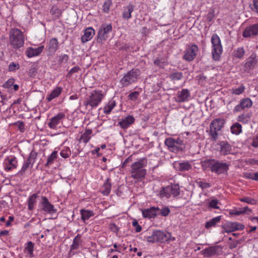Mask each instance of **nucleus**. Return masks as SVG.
<instances>
[{"mask_svg":"<svg viewBox=\"0 0 258 258\" xmlns=\"http://www.w3.org/2000/svg\"><path fill=\"white\" fill-rule=\"evenodd\" d=\"M146 158H141L133 163L131 166V177L137 181H141L146 174L147 171L144 168L147 165Z\"/></svg>","mask_w":258,"mask_h":258,"instance_id":"f257e3e1","label":"nucleus"},{"mask_svg":"<svg viewBox=\"0 0 258 258\" xmlns=\"http://www.w3.org/2000/svg\"><path fill=\"white\" fill-rule=\"evenodd\" d=\"M104 96L101 90H93L86 96L84 105L86 108L89 107H91V109L96 108L102 101Z\"/></svg>","mask_w":258,"mask_h":258,"instance_id":"f03ea898","label":"nucleus"},{"mask_svg":"<svg viewBox=\"0 0 258 258\" xmlns=\"http://www.w3.org/2000/svg\"><path fill=\"white\" fill-rule=\"evenodd\" d=\"M204 164L209 166L212 172L218 174L227 172L229 169V165L228 164L215 159L206 160L203 162Z\"/></svg>","mask_w":258,"mask_h":258,"instance_id":"7ed1b4c3","label":"nucleus"},{"mask_svg":"<svg viewBox=\"0 0 258 258\" xmlns=\"http://www.w3.org/2000/svg\"><path fill=\"white\" fill-rule=\"evenodd\" d=\"M9 40L14 48L22 47L24 43V37L23 32L18 28L12 29L10 32Z\"/></svg>","mask_w":258,"mask_h":258,"instance_id":"20e7f679","label":"nucleus"},{"mask_svg":"<svg viewBox=\"0 0 258 258\" xmlns=\"http://www.w3.org/2000/svg\"><path fill=\"white\" fill-rule=\"evenodd\" d=\"M164 144L169 151L174 153L182 151L184 148L183 140L181 138H168L165 140Z\"/></svg>","mask_w":258,"mask_h":258,"instance_id":"39448f33","label":"nucleus"},{"mask_svg":"<svg viewBox=\"0 0 258 258\" xmlns=\"http://www.w3.org/2000/svg\"><path fill=\"white\" fill-rule=\"evenodd\" d=\"M141 72L138 69H133L128 71L120 79V83L123 87H126L137 81Z\"/></svg>","mask_w":258,"mask_h":258,"instance_id":"423d86ee","label":"nucleus"},{"mask_svg":"<svg viewBox=\"0 0 258 258\" xmlns=\"http://www.w3.org/2000/svg\"><path fill=\"white\" fill-rule=\"evenodd\" d=\"M212 44V55L214 60H219L223 51V47L220 37L217 34H213L211 37Z\"/></svg>","mask_w":258,"mask_h":258,"instance_id":"0eeeda50","label":"nucleus"},{"mask_svg":"<svg viewBox=\"0 0 258 258\" xmlns=\"http://www.w3.org/2000/svg\"><path fill=\"white\" fill-rule=\"evenodd\" d=\"M180 188L178 184H172L163 187L160 191L161 198H168L171 196H178L180 194Z\"/></svg>","mask_w":258,"mask_h":258,"instance_id":"6e6552de","label":"nucleus"},{"mask_svg":"<svg viewBox=\"0 0 258 258\" xmlns=\"http://www.w3.org/2000/svg\"><path fill=\"white\" fill-rule=\"evenodd\" d=\"M37 156V153L34 150L31 151L28 159L24 161L19 173L23 175L28 169L32 168Z\"/></svg>","mask_w":258,"mask_h":258,"instance_id":"1a4fd4ad","label":"nucleus"},{"mask_svg":"<svg viewBox=\"0 0 258 258\" xmlns=\"http://www.w3.org/2000/svg\"><path fill=\"white\" fill-rule=\"evenodd\" d=\"M224 123V120L222 118H216L210 124V135L214 140L218 138L217 132L221 130Z\"/></svg>","mask_w":258,"mask_h":258,"instance_id":"9d476101","label":"nucleus"},{"mask_svg":"<svg viewBox=\"0 0 258 258\" xmlns=\"http://www.w3.org/2000/svg\"><path fill=\"white\" fill-rule=\"evenodd\" d=\"M112 27L111 24H102L99 30L97 35L98 41L102 42L108 37V33L112 31Z\"/></svg>","mask_w":258,"mask_h":258,"instance_id":"9b49d317","label":"nucleus"},{"mask_svg":"<svg viewBox=\"0 0 258 258\" xmlns=\"http://www.w3.org/2000/svg\"><path fill=\"white\" fill-rule=\"evenodd\" d=\"M18 160L16 157L9 156L6 157L4 160V169L6 171H9L17 168Z\"/></svg>","mask_w":258,"mask_h":258,"instance_id":"f8f14e48","label":"nucleus"},{"mask_svg":"<svg viewBox=\"0 0 258 258\" xmlns=\"http://www.w3.org/2000/svg\"><path fill=\"white\" fill-rule=\"evenodd\" d=\"M224 231L230 233L237 230H241L244 228V225L237 222H228L222 226Z\"/></svg>","mask_w":258,"mask_h":258,"instance_id":"ddd939ff","label":"nucleus"},{"mask_svg":"<svg viewBox=\"0 0 258 258\" xmlns=\"http://www.w3.org/2000/svg\"><path fill=\"white\" fill-rule=\"evenodd\" d=\"M222 248L220 245H214L205 248L202 251L205 256L211 257L220 255L222 253Z\"/></svg>","mask_w":258,"mask_h":258,"instance_id":"4468645a","label":"nucleus"},{"mask_svg":"<svg viewBox=\"0 0 258 258\" xmlns=\"http://www.w3.org/2000/svg\"><path fill=\"white\" fill-rule=\"evenodd\" d=\"M252 101L249 98H244L241 99L239 103L234 107L233 111L237 112L248 109L252 106Z\"/></svg>","mask_w":258,"mask_h":258,"instance_id":"2eb2a0df","label":"nucleus"},{"mask_svg":"<svg viewBox=\"0 0 258 258\" xmlns=\"http://www.w3.org/2000/svg\"><path fill=\"white\" fill-rule=\"evenodd\" d=\"M41 205L42 210L45 213L53 214L56 211L54 206L49 203L45 197H42Z\"/></svg>","mask_w":258,"mask_h":258,"instance_id":"dca6fc26","label":"nucleus"},{"mask_svg":"<svg viewBox=\"0 0 258 258\" xmlns=\"http://www.w3.org/2000/svg\"><path fill=\"white\" fill-rule=\"evenodd\" d=\"M157 241L162 243L169 241H174V238H172L170 233L167 232H163L159 230H156Z\"/></svg>","mask_w":258,"mask_h":258,"instance_id":"f3484780","label":"nucleus"},{"mask_svg":"<svg viewBox=\"0 0 258 258\" xmlns=\"http://www.w3.org/2000/svg\"><path fill=\"white\" fill-rule=\"evenodd\" d=\"M258 35V23L246 27L243 32L244 38L251 37Z\"/></svg>","mask_w":258,"mask_h":258,"instance_id":"a211bd4d","label":"nucleus"},{"mask_svg":"<svg viewBox=\"0 0 258 258\" xmlns=\"http://www.w3.org/2000/svg\"><path fill=\"white\" fill-rule=\"evenodd\" d=\"M63 116L64 115L62 113H59L56 116L53 117L48 124L49 126L53 129H57L60 127L62 125Z\"/></svg>","mask_w":258,"mask_h":258,"instance_id":"6ab92c4d","label":"nucleus"},{"mask_svg":"<svg viewBox=\"0 0 258 258\" xmlns=\"http://www.w3.org/2000/svg\"><path fill=\"white\" fill-rule=\"evenodd\" d=\"M257 61L255 54H252L250 56L246 59L244 66V71L249 72L251 70H253L256 66Z\"/></svg>","mask_w":258,"mask_h":258,"instance_id":"aec40b11","label":"nucleus"},{"mask_svg":"<svg viewBox=\"0 0 258 258\" xmlns=\"http://www.w3.org/2000/svg\"><path fill=\"white\" fill-rule=\"evenodd\" d=\"M198 50V47L196 45H192L185 51L183 56L184 59L187 61L192 60L196 56V52Z\"/></svg>","mask_w":258,"mask_h":258,"instance_id":"412c9836","label":"nucleus"},{"mask_svg":"<svg viewBox=\"0 0 258 258\" xmlns=\"http://www.w3.org/2000/svg\"><path fill=\"white\" fill-rule=\"evenodd\" d=\"M158 207H152L149 209L142 210L143 216L145 218H154L157 216Z\"/></svg>","mask_w":258,"mask_h":258,"instance_id":"4be33fe9","label":"nucleus"},{"mask_svg":"<svg viewBox=\"0 0 258 258\" xmlns=\"http://www.w3.org/2000/svg\"><path fill=\"white\" fill-rule=\"evenodd\" d=\"M190 97V93L187 89H183L177 93L175 101L177 102H183L188 100Z\"/></svg>","mask_w":258,"mask_h":258,"instance_id":"5701e85b","label":"nucleus"},{"mask_svg":"<svg viewBox=\"0 0 258 258\" xmlns=\"http://www.w3.org/2000/svg\"><path fill=\"white\" fill-rule=\"evenodd\" d=\"M44 46L41 45L37 48L28 47L26 51V54L29 58L39 55L43 50Z\"/></svg>","mask_w":258,"mask_h":258,"instance_id":"b1692460","label":"nucleus"},{"mask_svg":"<svg viewBox=\"0 0 258 258\" xmlns=\"http://www.w3.org/2000/svg\"><path fill=\"white\" fill-rule=\"evenodd\" d=\"M220 154L223 155L230 154L232 151L231 146L226 142H221L219 144Z\"/></svg>","mask_w":258,"mask_h":258,"instance_id":"393cba45","label":"nucleus"},{"mask_svg":"<svg viewBox=\"0 0 258 258\" xmlns=\"http://www.w3.org/2000/svg\"><path fill=\"white\" fill-rule=\"evenodd\" d=\"M134 10V6L132 4L124 7L122 9V17L124 20H128L131 18L132 13Z\"/></svg>","mask_w":258,"mask_h":258,"instance_id":"a878e982","label":"nucleus"},{"mask_svg":"<svg viewBox=\"0 0 258 258\" xmlns=\"http://www.w3.org/2000/svg\"><path fill=\"white\" fill-rule=\"evenodd\" d=\"M135 121V118L132 115H128L125 118L122 119L119 122L118 124L123 129L128 128L130 125L133 124Z\"/></svg>","mask_w":258,"mask_h":258,"instance_id":"bb28decb","label":"nucleus"},{"mask_svg":"<svg viewBox=\"0 0 258 258\" xmlns=\"http://www.w3.org/2000/svg\"><path fill=\"white\" fill-rule=\"evenodd\" d=\"M95 35V30L91 27L86 29L84 35L81 37V41L84 43L90 40Z\"/></svg>","mask_w":258,"mask_h":258,"instance_id":"cd10ccee","label":"nucleus"},{"mask_svg":"<svg viewBox=\"0 0 258 258\" xmlns=\"http://www.w3.org/2000/svg\"><path fill=\"white\" fill-rule=\"evenodd\" d=\"M111 183L109 179H107L104 184L101 186L100 191L104 196H108L111 191Z\"/></svg>","mask_w":258,"mask_h":258,"instance_id":"c85d7f7f","label":"nucleus"},{"mask_svg":"<svg viewBox=\"0 0 258 258\" xmlns=\"http://www.w3.org/2000/svg\"><path fill=\"white\" fill-rule=\"evenodd\" d=\"M58 48V42L56 39H51L48 45L47 50L50 54L54 53Z\"/></svg>","mask_w":258,"mask_h":258,"instance_id":"c756f323","label":"nucleus"},{"mask_svg":"<svg viewBox=\"0 0 258 258\" xmlns=\"http://www.w3.org/2000/svg\"><path fill=\"white\" fill-rule=\"evenodd\" d=\"M92 133V131L90 129H87L85 132L81 135L80 139V142H82L84 143H87L89 142L91 139V135Z\"/></svg>","mask_w":258,"mask_h":258,"instance_id":"7c9ffc66","label":"nucleus"},{"mask_svg":"<svg viewBox=\"0 0 258 258\" xmlns=\"http://www.w3.org/2000/svg\"><path fill=\"white\" fill-rule=\"evenodd\" d=\"M221 220V216H219L215 218H213V219H211L206 223L205 227L208 229L212 227H214L217 223L220 222Z\"/></svg>","mask_w":258,"mask_h":258,"instance_id":"2f4dec72","label":"nucleus"},{"mask_svg":"<svg viewBox=\"0 0 258 258\" xmlns=\"http://www.w3.org/2000/svg\"><path fill=\"white\" fill-rule=\"evenodd\" d=\"M82 219L85 222L91 217L94 216V212L91 210L82 209L80 211Z\"/></svg>","mask_w":258,"mask_h":258,"instance_id":"473e14b6","label":"nucleus"},{"mask_svg":"<svg viewBox=\"0 0 258 258\" xmlns=\"http://www.w3.org/2000/svg\"><path fill=\"white\" fill-rule=\"evenodd\" d=\"M62 88L56 87L47 97L48 101H50L54 98L57 97L61 93Z\"/></svg>","mask_w":258,"mask_h":258,"instance_id":"72a5a7b5","label":"nucleus"},{"mask_svg":"<svg viewBox=\"0 0 258 258\" xmlns=\"http://www.w3.org/2000/svg\"><path fill=\"white\" fill-rule=\"evenodd\" d=\"M192 165L189 161H185L178 163V169L181 171H188L191 168Z\"/></svg>","mask_w":258,"mask_h":258,"instance_id":"f704fd0d","label":"nucleus"},{"mask_svg":"<svg viewBox=\"0 0 258 258\" xmlns=\"http://www.w3.org/2000/svg\"><path fill=\"white\" fill-rule=\"evenodd\" d=\"M34 244L31 241L27 243L24 251L30 257L33 256Z\"/></svg>","mask_w":258,"mask_h":258,"instance_id":"c9c22d12","label":"nucleus"},{"mask_svg":"<svg viewBox=\"0 0 258 258\" xmlns=\"http://www.w3.org/2000/svg\"><path fill=\"white\" fill-rule=\"evenodd\" d=\"M115 106V102L114 100H110L108 103L104 107L103 111L106 114H109L113 108Z\"/></svg>","mask_w":258,"mask_h":258,"instance_id":"e433bc0d","label":"nucleus"},{"mask_svg":"<svg viewBox=\"0 0 258 258\" xmlns=\"http://www.w3.org/2000/svg\"><path fill=\"white\" fill-rule=\"evenodd\" d=\"M37 198V195L36 194H33L29 197L28 201V208L29 210L32 211L34 209Z\"/></svg>","mask_w":258,"mask_h":258,"instance_id":"4c0bfd02","label":"nucleus"},{"mask_svg":"<svg viewBox=\"0 0 258 258\" xmlns=\"http://www.w3.org/2000/svg\"><path fill=\"white\" fill-rule=\"evenodd\" d=\"M230 130L233 134L237 135L242 132V126L240 123L236 122L231 126Z\"/></svg>","mask_w":258,"mask_h":258,"instance_id":"58836bf2","label":"nucleus"},{"mask_svg":"<svg viewBox=\"0 0 258 258\" xmlns=\"http://www.w3.org/2000/svg\"><path fill=\"white\" fill-rule=\"evenodd\" d=\"M169 78L172 81H179L183 78V74L181 72H173L169 75Z\"/></svg>","mask_w":258,"mask_h":258,"instance_id":"ea45409f","label":"nucleus"},{"mask_svg":"<svg viewBox=\"0 0 258 258\" xmlns=\"http://www.w3.org/2000/svg\"><path fill=\"white\" fill-rule=\"evenodd\" d=\"M170 212V210L168 207L163 206L161 209L159 208V210L157 211V215L166 217L169 214Z\"/></svg>","mask_w":258,"mask_h":258,"instance_id":"a19ab883","label":"nucleus"},{"mask_svg":"<svg viewBox=\"0 0 258 258\" xmlns=\"http://www.w3.org/2000/svg\"><path fill=\"white\" fill-rule=\"evenodd\" d=\"M250 115L249 113H243L238 116L237 120L243 123H247L249 121Z\"/></svg>","mask_w":258,"mask_h":258,"instance_id":"79ce46f5","label":"nucleus"},{"mask_svg":"<svg viewBox=\"0 0 258 258\" xmlns=\"http://www.w3.org/2000/svg\"><path fill=\"white\" fill-rule=\"evenodd\" d=\"M245 87L243 85H240L237 88H233L231 90V92L232 94L239 95L241 94L245 90Z\"/></svg>","mask_w":258,"mask_h":258,"instance_id":"37998d69","label":"nucleus"},{"mask_svg":"<svg viewBox=\"0 0 258 258\" xmlns=\"http://www.w3.org/2000/svg\"><path fill=\"white\" fill-rule=\"evenodd\" d=\"M219 201L216 199L213 198L209 200L208 207L212 209H219Z\"/></svg>","mask_w":258,"mask_h":258,"instance_id":"c03bdc74","label":"nucleus"},{"mask_svg":"<svg viewBox=\"0 0 258 258\" xmlns=\"http://www.w3.org/2000/svg\"><path fill=\"white\" fill-rule=\"evenodd\" d=\"M111 0H104L102 5V11L104 13H108L109 12L110 8L112 6Z\"/></svg>","mask_w":258,"mask_h":258,"instance_id":"a18cd8bd","label":"nucleus"},{"mask_svg":"<svg viewBox=\"0 0 258 258\" xmlns=\"http://www.w3.org/2000/svg\"><path fill=\"white\" fill-rule=\"evenodd\" d=\"M245 51L243 47L237 48L233 52V55L235 57L238 58H241L244 55Z\"/></svg>","mask_w":258,"mask_h":258,"instance_id":"49530a36","label":"nucleus"},{"mask_svg":"<svg viewBox=\"0 0 258 258\" xmlns=\"http://www.w3.org/2000/svg\"><path fill=\"white\" fill-rule=\"evenodd\" d=\"M157 233L156 230L154 231L152 234L150 236H145V238L146 239L147 241L150 243H154L157 242Z\"/></svg>","mask_w":258,"mask_h":258,"instance_id":"de8ad7c7","label":"nucleus"},{"mask_svg":"<svg viewBox=\"0 0 258 258\" xmlns=\"http://www.w3.org/2000/svg\"><path fill=\"white\" fill-rule=\"evenodd\" d=\"M196 183L198 186L203 189L209 188L211 186L209 183L206 182L203 180L197 181Z\"/></svg>","mask_w":258,"mask_h":258,"instance_id":"09e8293b","label":"nucleus"},{"mask_svg":"<svg viewBox=\"0 0 258 258\" xmlns=\"http://www.w3.org/2000/svg\"><path fill=\"white\" fill-rule=\"evenodd\" d=\"M57 156V152L56 151H53L50 156L47 159V161L46 163V165H49L53 163L54 159L56 158Z\"/></svg>","mask_w":258,"mask_h":258,"instance_id":"8fccbe9b","label":"nucleus"},{"mask_svg":"<svg viewBox=\"0 0 258 258\" xmlns=\"http://www.w3.org/2000/svg\"><path fill=\"white\" fill-rule=\"evenodd\" d=\"M20 66L19 63L12 62L9 64L8 69L10 72H15L16 70H18Z\"/></svg>","mask_w":258,"mask_h":258,"instance_id":"3c124183","label":"nucleus"},{"mask_svg":"<svg viewBox=\"0 0 258 258\" xmlns=\"http://www.w3.org/2000/svg\"><path fill=\"white\" fill-rule=\"evenodd\" d=\"M140 93L138 91H134L130 93L128 96V98L130 100L135 101L139 96Z\"/></svg>","mask_w":258,"mask_h":258,"instance_id":"603ef678","label":"nucleus"},{"mask_svg":"<svg viewBox=\"0 0 258 258\" xmlns=\"http://www.w3.org/2000/svg\"><path fill=\"white\" fill-rule=\"evenodd\" d=\"M14 82L15 79L13 78H11L4 84L3 87L5 88H9L14 85Z\"/></svg>","mask_w":258,"mask_h":258,"instance_id":"864d4df0","label":"nucleus"},{"mask_svg":"<svg viewBox=\"0 0 258 258\" xmlns=\"http://www.w3.org/2000/svg\"><path fill=\"white\" fill-rule=\"evenodd\" d=\"M80 243V237H76L73 241V243L71 245V249H76L78 248Z\"/></svg>","mask_w":258,"mask_h":258,"instance_id":"5fc2aeb1","label":"nucleus"},{"mask_svg":"<svg viewBox=\"0 0 258 258\" xmlns=\"http://www.w3.org/2000/svg\"><path fill=\"white\" fill-rule=\"evenodd\" d=\"M241 202H245L248 204L254 205L255 204L256 201L254 199L249 197L243 198L240 200Z\"/></svg>","mask_w":258,"mask_h":258,"instance_id":"6e6d98bb","label":"nucleus"},{"mask_svg":"<svg viewBox=\"0 0 258 258\" xmlns=\"http://www.w3.org/2000/svg\"><path fill=\"white\" fill-rule=\"evenodd\" d=\"M132 225L135 227V231L136 232H139L142 230V227L139 224L137 220H134L133 221Z\"/></svg>","mask_w":258,"mask_h":258,"instance_id":"4d7b16f0","label":"nucleus"},{"mask_svg":"<svg viewBox=\"0 0 258 258\" xmlns=\"http://www.w3.org/2000/svg\"><path fill=\"white\" fill-rule=\"evenodd\" d=\"M252 11L258 14V0H252V4L251 6Z\"/></svg>","mask_w":258,"mask_h":258,"instance_id":"13d9d810","label":"nucleus"},{"mask_svg":"<svg viewBox=\"0 0 258 258\" xmlns=\"http://www.w3.org/2000/svg\"><path fill=\"white\" fill-rule=\"evenodd\" d=\"M229 213L231 215H240L244 213V211H241V209H240L239 210L234 209V210H231Z\"/></svg>","mask_w":258,"mask_h":258,"instance_id":"bf43d9fd","label":"nucleus"},{"mask_svg":"<svg viewBox=\"0 0 258 258\" xmlns=\"http://www.w3.org/2000/svg\"><path fill=\"white\" fill-rule=\"evenodd\" d=\"M251 145L254 147H258V134L253 138Z\"/></svg>","mask_w":258,"mask_h":258,"instance_id":"052dcab7","label":"nucleus"},{"mask_svg":"<svg viewBox=\"0 0 258 258\" xmlns=\"http://www.w3.org/2000/svg\"><path fill=\"white\" fill-rule=\"evenodd\" d=\"M79 70H80V69L78 67H75L73 68L72 69H71L70 70V71L68 74V76H71L73 74L78 72Z\"/></svg>","mask_w":258,"mask_h":258,"instance_id":"680f3d73","label":"nucleus"},{"mask_svg":"<svg viewBox=\"0 0 258 258\" xmlns=\"http://www.w3.org/2000/svg\"><path fill=\"white\" fill-rule=\"evenodd\" d=\"M17 123L18 124V127L20 129V130L22 132H23L24 131V129H25L24 123L23 122H21V121H18V122H17Z\"/></svg>","mask_w":258,"mask_h":258,"instance_id":"e2e57ef3","label":"nucleus"},{"mask_svg":"<svg viewBox=\"0 0 258 258\" xmlns=\"http://www.w3.org/2000/svg\"><path fill=\"white\" fill-rule=\"evenodd\" d=\"M14 218L13 216H9L8 220L7 221L6 225L7 227H10L11 226V222L13 221Z\"/></svg>","mask_w":258,"mask_h":258,"instance_id":"0e129e2a","label":"nucleus"},{"mask_svg":"<svg viewBox=\"0 0 258 258\" xmlns=\"http://www.w3.org/2000/svg\"><path fill=\"white\" fill-rule=\"evenodd\" d=\"M110 229L114 231V232H116L118 230L117 229V227L116 226V225L114 224V223H111L110 224Z\"/></svg>","mask_w":258,"mask_h":258,"instance_id":"69168bd1","label":"nucleus"},{"mask_svg":"<svg viewBox=\"0 0 258 258\" xmlns=\"http://www.w3.org/2000/svg\"><path fill=\"white\" fill-rule=\"evenodd\" d=\"M249 163L251 165H258V160L255 159H250L249 160Z\"/></svg>","mask_w":258,"mask_h":258,"instance_id":"338daca9","label":"nucleus"},{"mask_svg":"<svg viewBox=\"0 0 258 258\" xmlns=\"http://www.w3.org/2000/svg\"><path fill=\"white\" fill-rule=\"evenodd\" d=\"M245 178L253 180V173H246L244 175Z\"/></svg>","mask_w":258,"mask_h":258,"instance_id":"774afa93","label":"nucleus"}]
</instances>
